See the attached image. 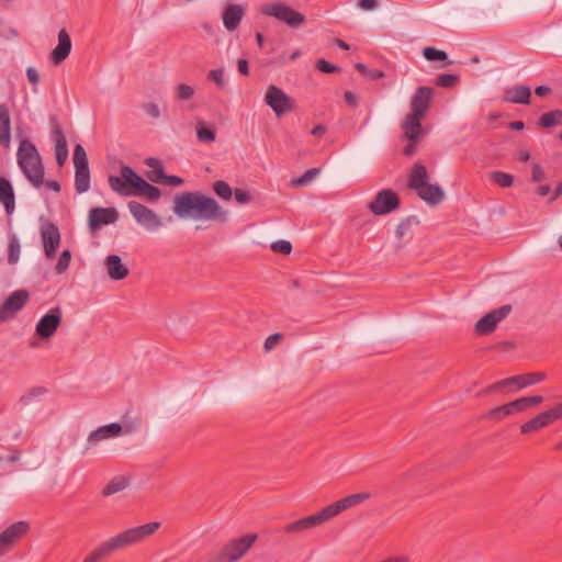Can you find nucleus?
Masks as SVG:
<instances>
[{
    "label": "nucleus",
    "instance_id": "1",
    "mask_svg": "<svg viewBox=\"0 0 562 562\" xmlns=\"http://www.w3.org/2000/svg\"><path fill=\"white\" fill-rule=\"evenodd\" d=\"M173 213L180 218L225 223L228 212L215 199L199 191L177 194L173 200Z\"/></svg>",
    "mask_w": 562,
    "mask_h": 562
},
{
    "label": "nucleus",
    "instance_id": "2",
    "mask_svg": "<svg viewBox=\"0 0 562 562\" xmlns=\"http://www.w3.org/2000/svg\"><path fill=\"white\" fill-rule=\"evenodd\" d=\"M370 496V493L362 492L342 497L339 501L322 508L319 512L313 515L300 518L285 525L283 527V531L288 535H302L307 530H312L326 524L327 521L338 516L344 510H347L369 499Z\"/></svg>",
    "mask_w": 562,
    "mask_h": 562
},
{
    "label": "nucleus",
    "instance_id": "3",
    "mask_svg": "<svg viewBox=\"0 0 562 562\" xmlns=\"http://www.w3.org/2000/svg\"><path fill=\"white\" fill-rule=\"evenodd\" d=\"M160 527V522L151 521L142 526L126 529L108 540L101 542L94 548L82 562H102L105 558L112 555L119 550L140 543L151 535H154Z\"/></svg>",
    "mask_w": 562,
    "mask_h": 562
},
{
    "label": "nucleus",
    "instance_id": "4",
    "mask_svg": "<svg viewBox=\"0 0 562 562\" xmlns=\"http://www.w3.org/2000/svg\"><path fill=\"white\" fill-rule=\"evenodd\" d=\"M120 173V177L110 175L108 179L110 188L117 194L124 196L138 195L150 202H155L161 196L160 190L145 181L132 167L122 166Z\"/></svg>",
    "mask_w": 562,
    "mask_h": 562
},
{
    "label": "nucleus",
    "instance_id": "5",
    "mask_svg": "<svg viewBox=\"0 0 562 562\" xmlns=\"http://www.w3.org/2000/svg\"><path fill=\"white\" fill-rule=\"evenodd\" d=\"M18 165L25 178L35 187L44 183V166L36 146L27 138L20 142L16 153Z\"/></svg>",
    "mask_w": 562,
    "mask_h": 562
},
{
    "label": "nucleus",
    "instance_id": "6",
    "mask_svg": "<svg viewBox=\"0 0 562 562\" xmlns=\"http://www.w3.org/2000/svg\"><path fill=\"white\" fill-rule=\"evenodd\" d=\"M429 173L422 162H415L408 176L407 186L429 205H438L445 200V191L438 184L428 182Z\"/></svg>",
    "mask_w": 562,
    "mask_h": 562
},
{
    "label": "nucleus",
    "instance_id": "7",
    "mask_svg": "<svg viewBox=\"0 0 562 562\" xmlns=\"http://www.w3.org/2000/svg\"><path fill=\"white\" fill-rule=\"evenodd\" d=\"M257 538L256 533H247L231 539L220 550L207 553L205 562H237L248 552Z\"/></svg>",
    "mask_w": 562,
    "mask_h": 562
},
{
    "label": "nucleus",
    "instance_id": "8",
    "mask_svg": "<svg viewBox=\"0 0 562 562\" xmlns=\"http://www.w3.org/2000/svg\"><path fill=\"white\" fill-rule=\"evenodd\" d=\"M260 12L266 16L276 18L290 27H297L305 22L304 14L280 1L262 5Z\"/></svg>",
    "mask_w": 562,
    "mask_h": 562
},
{
    "label": "nucleus",
    "instance_id": "9",
    "mask_svg": "<svg viewBox=\"0 0 562 562\" xmlns=\"http://www.w3.org/2000/svg\"><path fill=\"white\" fill-rule=\"evenodd\" d=\"M75 189L81 194L90 189V171L85 148L77 144L74 148Z\"/></svg>",
    "mask_w": 562,
    "mask_h": 562
},
{
    "label": "nucleus",
    "instance_id": "10",
    "mask_svg": "<svg viewBox=\"0 0 562 562\" xmlns=\"http://www.w3.org/2000/svg\"><path fill=\"white\" fill-rule=\"evenodd\" d=\"M265 102L272 109L277 116H281L294 110V100L282 89L270 85L265 95Z\"/></svg>",
    "mask_w": 562,
    "mask_h": 562
},
{
    "label": "nucleus",
    "instance_id": "11",
    "mask_svg": "<svg viewBox=\"0 0 562 562\" xmlns=\"http://www.w3.org/2000/svg\"><path fill=\"white\" fill-rule=\"evenodd\" d=\"M30 300V293L24 290L13 291L0 305V324L5 323L15 317L23 310Z\"/></svg>",
    "mask_w": 562,
    "mask_h": 562
},
{
    "label": "nucleus",
    "instance_id": "12",
    "mask_svg": "<svg viewBox=\"0 0 562 562\" xmlns=\"http://www.w3.org/2000/svg\"><path fill=\"white\" fill-rule=\"evenodd\" d=\"M400 198L392 189L379 191L374 199L368 204V209L374 215H385L400 207Z\"/></svg>",
    "mask_w": 562,
    "mask_h": 562
},
{
    "label": "nucleus",
    "instance_id": "13",
    "mask_svg": "<svg viewBox=\"0 0 562 562\" xmlns=\"http://www.w3.org/2000/svg\"><path fill=\"white\" fill-rule=\"evenodd\" d=\"M61 319V308L59 306L50 308L36 324L35 336L46 340L52 338L60 326Z\"/></svg>",
    "mask_w": 562,
    "mask_h": 562
},
{
    "label": "nucleus",
    "instance_id": "14",
    "mask_svg": "<svg viewBox=\"0 0 562 562\" xmlns=\"http://www.w3.org/2000/svg\"><path fill=\"white\" fill-rule=\"evenodd\" d=\"M510 312V305H503L485 314L476 322L474 326L475 333L480 336H485L493 333L496 329L497 324L505 319Z\"/></svg>",
    "mask_w": 562,
    "mask_h": 562
},
{
    "label": "nucleus",
    "instance_id": "15",
    "mask_svg": "<svg viewBox=\"0 0 562 562\" xmlns=\"http://www.w3.org/2000/svg\"><path fill=\"white\" fill-rule=\"evenodd\" d=\"M128 210L137 223L148 229H157L162 225L161 220L153 210L136 201L128 202Z\"/></svg>",
    "mask_w": 562,
    "mask_h": 562
},
{
    "label": "nucleus",
    "instance_id": "16",
    "mask_svg": "<svg viewBox=\"0 0 562 562\" xmlns=\"http://www.w3.org/2000/svg\"><path fill=\"white\" fill-rule=\"evenodd\" d=\"M26 521H18L9 526L0 533V557L9 552L29 530Z\"/></svg>",
    "mask_w": 562,
    "mask_h": 562
},
{
    "label": "nucleus",
    "instance_id": "17",
    "mask_svg": "<svg viewBox=\"0 0 562 562\" xmlns=\"http://www.w3.org/2000/svg\"><path fill=\"white\" fill-rule=\"evenodd\" d=\"M41 239L46 258L54 259L60 245V233L58 227L53 223L44 224L41 228Z\"/></svg>",
    "mask_w": 562,
    "mask_h": 562
},
{
    "label": "nucleus",
    "instance_id": "18",
    "mask_svg": "<svg viewBox=\"0 0 562 562\" xmlns=\"http://www.w3.org/2000/svg\"><path fill=\"white\" fill-rule=\"evenodd\" d=\"M122 431L123 428L119 423L104 425L91 431L87 438V445L82 451V454H86L92 447L97 446L102 440L121 436Z\"/></svg>",
    "mask_w": 562,
    "mask_h": 562
},
{
    "label": "nucleus",
    "instance_id": "19",
    "mask_svg": "<svg viewBox=\"0 0 562 562\" xmlns=\"http://www.w3.org/2000/svg\"><path fill=\"white\" fill-rule=\"evenodd\" d=\"M434 95V90L430 87H419L416 89L415 93L411 100V112L414 116L424 117L429 109L430 101Z\"/></svg>",
    "mask_w": 562,
    "mask_h": 562
},
{
    "label": "nucleus",
    "instance_id": "20",
    "mask_svg": "<svg viewBox=\"0 0 562 562\" xmlns=\"http://www.w3.org/2000/svg\"><path fill=\"white\" fill-rule=\"evenodd\" d=\"M117 220L114 207H93L89 212L88 223L91 232L98 231L102 225H109Z\"/></svg>",
    "mask_w": 562,
    "mask_h": 562
},
{
    "label": "nucleus",
    "instance_id": "21",
    "mask_svg": "<svg viewBox=\"0 0 562 562\" xmlns=\"http://www.w3.org/2000/svg\"><path fill=\"white\" fill-rule=\"evenodd\" d=\"M424 117L406 114L402 122L403 137L407 140L419 142L424 135L422 120Z\"/></svg>",
    "mask_w": 562,
    "mask_h": 562
},
{
    "label": "nucleus",
    "instance_id": "22",
    "mask_svg": "<svg viewBox=\"0 0 562 562\" xmlns=\"http://www.w3.org/2000/svg\"><path fill=\"white\" fill-rule=\"evenodd\" d=\"M245 15V9L240 4L228 3L223 11L222 19L228 32L235 31Z\"/></svg>",
    "mask_w": 562,
    "mask_h": 562
},
{
    "label": "nucleus",
    "instance_id": "23",
    "mask_svg": "<svg viewBox=\"0 0 562 562\" xmlns=\"http://www.w3.org/2000/svg\"><path fill=\"white\" fill-rule=\"evenodd\" d=\"M104 266L109 278L114 281L123 280L130 273V269L123 263L119 255H109L104 260Z\"/></svg>",
    "mask_w": 562,
    "mask_h": 562
},
{
    "label": "nucleus",
    "instance_id": "24",
    "mask_svg": "<svg viewBox=\"0 0 562 562\" xmlns=\"http://www.w3.org/2000/svg\"><path fill=\"white\" fill-rule=\"evenodd\" d=\"M71 52V40L65 29L58 32V44L50 53V59L54 65L61 64Z\"/></svg>",
    "mask_w": 562,
    "mask_h": 562
},
{
    "label": "nucleus",
    "instance_id": "25",
    "mask_svg": "<svg viewBox=\"0 0 562 562\" xmlns=\"http://www.w3.org/2000/svg\"><path fill=\"white\" fill-rule=\"evenodd\" d=\"M53 138L55 142V156L59 167L64 166L68 158L67 139L57 122L52 126Z\"/></svg>",
    "mask_w": 562,
    "mask_h": 562
},
{
    "label": "nucleus",
    "instance_id": "26",
    "mask_svg": "<svg viewBox=\"0 0 562 562\" xmlns=\"http://www.w3.org/2000/svg\"><path fill=\"white\" fill-rule=\"evenodd\" d=\"M0 146L5 149L11 146V116L7 103L0 104Z\"/></svg>",
    "mask_w": 562,
    "mask_h": 562
},
{
    "label": "nucleus",
    "instance_id": "27",
    "mask_svg": "<svg viewBox=\"0 0 562 562\" xmlns=\"http://www.w3.org/2000/svg\"><path fill=\"white\" fill-rule=\"evenodd\" d=\"M554 419L552 417L551 411H544L527 423L522 424L520 426L521 434H530L532 431H538L547 426H549L551 423H553Z\"/></svg>",
    "mask_w": 562,
    "mask_h": 562
},
{
    "label": "nucleus",
    "instance_id": "28",
    "mask_svg": "<svg viewBox=\"0 0 562 562\" xmlns=\"http://www.w3.org/2000/svg\"><path fill=\"white\" fill-rule=\"evenodd\" d=\"M505 101L516 104H529L531 90L527 86H514L505 91Z\"/></svg>",
    "mask_w": 562,
    "mask_h": 562
},
{
    "label": "nucleus",
    "instance_id": "29",
    "mask_svg": "<svg viewBox=\"0 0 562 562\" xmlns=\"http://www.w3.org/2000/svg\"><path fill=\"white\" fill-rule=\"evenodd\" d=\"M0 201L8 213L14 210V191L9 180L0 178Z\"/></svg>",
    "mask_w": 562,
    "mask_h": 562
},
{
    "label": "nucleus",
    "instance_id": "30",
    "mask_svg": "<svg viewBox=\"0 0 562 562\" xmlns=\"http://www.w3.org/2000/svg\"><path fill=\"white\" fill-rule=\"evenodd\" d=\"M145 164L150 168L149 171H147L146 176L147 178L155 183H162L166 173L161 166V162L157 158H147L145 160Z\"/></svg>",
    "mask_w": 562,
    "mask_h": 562
},
{
    "label": "nucleus",
    "instance_id": "31",
    "mask_svg": "<svg viewBox=\"0 0 562 562\" xmlns=\"http://www.w3.org/2000/svg\"><path fill=\"white\" fill-rule=\"evenodd\" d=\"M547 379V374L544 372H532L525 373L514 376L515 384L518 385L519 389L527 387L529 385L537 384Z\"/></svg>",
    "mask_w": 562,
    "mask_h": 562
},
{
    "label": "nucleus",
    "instance_id": "32",
    "mask_svg": "<svg viewBox=\"0 0 562 562\" xmlns=\"http://www.w3.org/2000/svg\"><path fill=\"white\" fill-rule=\"evenodd\" d=\"M128 486V479L123 475L114 476L102 490V496L116 494Z\"/></svg>",
    "mask_w": 562,
    "mask_h": 562
},
{
    "label": "nucleus",
    "instance_id": "33",
    "mask_svg": "<svg viewBox=\"0 0 562 562\" xmlns=\"http://www.w3.org/2000/svg\"><path fill=\"white\" fill-rule=\"evenodd\" d=\"M539 126L551 128L562 124V110H553L543 113L538 121Z\"/></svg>",
    "mask_w": 562,
    "mask_h": 562
},
{
    "label": "nucleus",
    "instance_id": "34",
    "mask_svg": "<svg viewBox=\"0 0 562 562\" xmlns=\"http://www.w3.org/2000/svg\"><path fill=\"white\" fill-rule=\"evenodd\" d=\"M8 239V262L9 265H15L20 259V240L15 234L9 235Z\"/></svg>",
    "mask_w": 562,
    "mask_h": 562
},
{
    "label": "nucleus",
    "instance_id": "35",
    "mask_svg": "<svg viewBox=\"0 0 562 562\" xmlns=\"http://www.w3.org/2000/svg\"><path fill=\"white\" fill-rule=\"evenodd\" d=\"M510 415H514L510 404L506 403L504 405H501V406L490 409L488 412H486L484 414L483 418L499 422Z\"/></svg>",
    "mask_w": 562,
    "mask_h": 562
},
{
    "label": "nucleus",
    "instance_id": "36",
    "mask_svg": "<svg viewBox=\"0 0 562 562\" xmlns=\"http://www.w3.org/2000/svg\"><path fill=\"white\" fill-rule=\"evenodd\" d=\"M423 56L428 61H447L450 65L452 61L448 60V54L445 50L438 49L432 46H427L423 49Z\"/></svg>",
    "mask_w": 562,
    "mask_h": 562
},
{
    "label": "nucleus",
    "instance_id": "37",
    "mask_svg": "<svg viewBox=\"0 0 562 562\" xmlns=\"http://www.w3.org/2000/svg\"><path fill=\"white\" fill-rule=\"evenodd\" d=\"M488 178L502 188H510L514 183V176L504 171H492Z\"/></svg>",
    "mask_w": 562,
    "mask_h": 562
},
{
    "label": "nucleus",
    "instance_id": "38",
    "mask_svg": "<svg viewBox=\"0 0 562 562\" xmlns=\"http://www.w3.org/2000/svg\"><path fill=\"white\" fill-rule=\"evenodd\" d=\"M321 172L319 168H312L306 170L301 177L294 178L290 181L292 187H303L310 184Z\"/></svg>",
    "mask_w": 562,
    "mask_h": 562
},
{
    "label": "nucleus",
    "instance_id": "39",
    "mask_svg": "<svg viewBox=\"0 0 562 562\" xmlns=\"http://www.w3.org/2000/svg\"><path fill=\"white\" fill-rule=\"evenodd\" d=\"M46 393V389L43 387V386H36V387H32L31 390H29L25 394H23L20 398H19V404L21 406H29L33 403V401L45 394Z\"/></svg>",
    "mask_w": 562,
    "mask_h": 562
},
{
    "label": "nucleus",
    "instance_id": "40",
    "mask_svg": "<svg viewBox=\"0 0 562 562\" xmlns=\"http://www.w3.org/2000/svg\"><path fill=\"white\" fill-rule=\"evenodd\" d=\"M213 190L221 199L229 201L233 195V190L229 184L224 180H217L213 183Z\"/></svg>",
    "mask_w": 562,
    "mask_h": 562
},
{
    "label": "nucleus",
    "instance_id": "41",
    "mask_svg": "<svg viewBox=\"0 0 562 562\" xmlns=\"http://www.w3.org/2000/svg\"><path fill=\"white\" fill-rule=\"evenodd\" d=\"M175 91L178 101H188L194 95V88L187 83H179Z\"/></svg>",
    "mask_w": 562,
    "mask_h": 562
},
{
    "label": "nucleus",
    "instance_id": "42",
    "mask_svg": "<svg viewBox=\"0 0 562 562\" xmlns=\"http://www.w3.org/2000/svg\"><path fill=\"white\" fill-rule=\"evenodd\" d=\"M71 261V251L69 249L63 250L59 256V259L56 263L55 271L57 274H63L69 268Z\"/></svg>",
    "mask_w": 562,
    "mask_h": 562
},
{
    "label": "nucleus",
    "instance_id": "43",
    "mask_svg": "<svg viewBox=\"0 0 562 562\" xmlns=\"http://www.w3.org/2000/svg\"><path fill=\"white\" fill-rule=\"evenodd\" d=\"M196 136L200 142L211 143L215 140V132L207 128L202 122L198 123Z\"/></svg>",
    "mask_w": 562,
    "mask_h": 562
},
{
    "label": "nucleus",
    "instance_id": "44",
    "mask_svg": "<svg viewBox=\"0 0 562 562\" xmlns=\"http://www.w3.org/2000/svg\"><path fill=\"white\" fill-rule=\"evenodd\" d=\"M459 82V76L453 74H441L436 78V85L442 88H452Z\"/></svg>",
    "mask_w": 562,
    "mask_h": 562
},
{
    "label": "nucleus",
    "instance_id": "45",
    "mask_svg": "<svg viewBox=\"0 0 562 562\" xmlns=\"http://www.w3.org/2000/svg\"><path fill=\"white\" fill-rule=\"evenodd\" d=\"M207 79L213 81L217 86L218 89H223L225 86L224 69L217 68V69L210 70V72L207 75Z\"/></svg>",
    "mask_w": 562,
    "mask_h": 562
},
{
    "label": "nucleus",
    "instance_id": "46",
    "mask_svg": "<svg viewBox=\"0 0 562 562\" xmlns=\"http://www.w3.org/2000/svg\"><path fill=\"white\" fill-rule=\"evenodd\" d=\"M271 250L274 252L289 255L292 250V245L288 240H278L271 244Z\"/></svg>",
    "mask_w": 562,
    "mask_h": 562
},
{
    "label": "nucleus",
    "instance_id": "47",
    "mask_svg": "<svg viewBox=\"0 0 562 562\" xmlns=\"http://www.w3.org/2000/svg\"><path fill=\"white\" fill-rule=\"evenodd\" d=\"M316 68L321 71V72H324V74H331V72H336V71H339V67L328 63L327 60L325 59H318L316 61Z\"/></svg>",
    "mask_w": 562,
    "mask_h": 562
},
{
    "label": "nucleus",
    "instance_id": "48",
    "mask_svg": "<svg viewBox=\"0 0 562 562\" xmlns=\"http://www.w3.org/2000/svg\"><path fill=\"white\" fill-rule=\"evenodd\" d=\"M281 338H282V335L279 333L270 335L265 341V345H263L265 350L266 351L272 350L277 346V344L281 340Z\"/></svg>",
    "mask_w": 562,
    "mask_h": 562
},
{
    "label": "nucleus",
    "instance_id": "49",
    "mask_svg": "<svg viewBox=\"0 0 562 562\" xmlns=\"http://www.w3.org/2000/svg\"><path fill=\"white\" fill-rule=\"evenodd\" d=\"M509 404H510L513 414L524 412L528 408L525 397L517 398L513 402H509Z\"/></svg>",
    "mask_w": 562,
    "mask_h": 562
},
{
    "label": "nucleus",
    "instance_id": "50",
    "mask_svg": "<svg viewBox=\"0 0 562 562\" xmlns=\"http://www.w3.org/2000/svg\"><path fill=\"white\" fill-rule=\"evenodd\" d=\"M234 195H235L236 202L239 204H246V203L250 202V200H251L250 194L247 191L241 190V189H235Z\"/></svg>",
    "mask_w": 562,
    "mask_h": 562
},
{
    "label": "nucleus",
    "instance_id": "51",
    "mask_svg": "<svg viewBox=\"0 0 562 562\" xmlns=\"http://www.w3.org/2000/svg\"><path fill=\"white\" fill-rule=\"evenodd\" d=\"M543 179H544V171H543L542 167L539 164H533L532 170H531V180L533 182H540Z\"/></svg>",
    "mask_w": 562,
    "mask_h": 562
},
{
    "label": "nucleus",
    "instance_id": "52",
    "mask_svg": "<svg viewBox=\"0 0 562 562\" xmlns=\"http://www.w3.org/2000/svg\"><path fill=\"white\" fill-rule=\"evenodd\" d=\"M144 110L153 119H158L160 116V110L154 102L146 103L144 105Z\"/></svg>",
    "mask_w": 562,
    "mask_h": 562
},
{
    "label": "nucleus",
    "instance_id": "53",
    "mask_svg": "<svg viewBox=\"0 0 562 562\" xmlns=\"http://www.w3.org/2000/svg\"><path fill=\"white\" fill-rule=\"evenodd\" d=\"M162 184L178 187V186L183 184V179L178 177V176H168V175H166V177H165V179L162 181Z\"/></svg>",
    "mask_w": 562,
    "mask_h": 562
},
{
    "label": "nucleus",
    "instance_id": "54",
    "mask_svg": "<svg viewBox=\"0 0 562 562\" xmlns=\"http://www.w3.org/2000/svg\"><path fill=\"white\" fill-rule=\"evenodd\" d=\"M26 77L29 81L34 86H36L40 82V75L34 67H29L26 69Z\"/></svg>",
    "mask_w": 562,
    "mask_h": 562
},
{
    "label": "nucleus",
    "instance_id": "55",
    "mask_svg": "<svg viewBox=\"0 0 562 562\" xmlns=\"http://www.w3.org/2000/svg\"><path fill=\"white\" fill-rule=\"evenodd\" d=\"M358 7L362 10H374L378 8V0H358Z\"/></svg>",
    "mask_w": 562,
    "mask_h": 562
},
{
    "label": "nucleus",
    "instance_id": "56",
    "mask_svg": "<svg viewBox=\"0 0 562 562\" xmlns=\"http://www.w3.org/2000/svg\"><path fill=\"white\" fill-rule=\"evenodd\" d=\"M510 384H515L514 376H510V378H507V379H504V380H501V381H498L496 383L491 384V389H495L496 392H497L502 387L510 385Z\"/></svg>",
    "mask_w": 562,
    "mask_h": 562
},
{
    "label": "nucleus",
    "instance_id": "57",
    "mask_svg": "<svg viewBox=\"0 0 562 562\" xmlns=\"http://www.w3.org/2000/svg\"><path fill=\"white\" fill-rule=\"evenodd\" d=\"M407 145L403 148V154L406 157H412L416 153V145L418 142L407 140Z\"/></svg>",
    "mask_w": 562,
    "mask_h": 562
},
{
    "label": "nucleus",
    "instance_id": "58",
    "mask_svg": "<svg viewBox=\"0 0 562 562\" xmlns=\"http://www.w3.org/2000/svg\"><path fill=\"white\" fill-rule=\"evenodd\" d=\"M344 99L350 106L356 108L358 105L357 95L351 91H346L344 94Z\"/></svg>",
    "mask_w": 562,
    "mask_h": 562
},
{
    "label": "nucleus",
    "instance_id": "59",
    "mask_svg": "<svg viewBox=\"0 0 562 562\" xmlns=\"http://www.w3.org/2000/svg\"><path fill=\"white\" fill-rule=\"evenodd\" d=\"M527 407L536 406L540 403H542L543 397L541 395H533V396H526L525 397Z\"/></svg>",
    "mask_w": 562,
    "mask_h": 562
},
{
    "label": "nucleus",
    "instance_id": "60",
    "mask_svg": "<svg viewBox=\"0 0 562 562\" xmlns=\"http://www.w3.org/2000/svg\"><path fill=\"white\" fill-rule=\"evenodd\" d=\"M550 411L554 422L562 419V402L554 405Z\"/></svg>",
    "mask_w": 562,
    "mask_h": 562
},
{
    "label": "nucleus",
    "instance_id": "61",
    "mask_svg": "<svg viewBox=\"0 0 562 562\" xmlns=\"http://www.w3.org/2000/svg\"><path fill=\"white\" fill-rule=\"evenodd\" d=\"M237 67H238V71L241 75L247 76L249 74L248 61L246 59H238Z\"/></svg>",
    "mask_w": 562,
    "mask_h": 562
},
{
    "label": "nucleus",
    "instance_id": "62",
    "mask_svg": "<svg viewBox=\"0 0 562 562\" xmlns=\"http://www.w3.org/2000/svg\"><path fill=\"white\" fill-rule=\"evenodd\" d=\"M326 133V126L323 124H318L313 127L311 134L316 137H322Z\"/></svg>",
    "mask_w": 562,
    "mask_h": 562
},
{
    "label": "nucleus",
    "instance_id": "63",
    "mask_svg": "<svg viewBox=\"0 0 562 562\" xmlns=\"http://www.w3.org/2000/svg\"><path fill=\"white\" fill-rule=\"evenodd\" d=\"M367 77L372 80H378V79H381L384 77V72L379 69H374V70L369 69Z\"/></svg>",
    "mask_w": 562,
    "mask_h": 562
},
{
    "label": "nucleus",
    "instance_id": "64",
    "mask_svg": "<svg viewBox=\"0 0 562 562\" xmlns=\"http://www.w3.org/2000/svg\"><path fill=\"white\" fill-rule=\"evenodd\" d=\"M381 562H411V560L406 555H396V557L387 558Z\"/></svg>",
    "mask_w": 562,
    "mask_h": 562
}]
</instances>
